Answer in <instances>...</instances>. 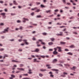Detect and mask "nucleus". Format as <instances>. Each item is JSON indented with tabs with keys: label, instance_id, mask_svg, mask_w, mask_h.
I'll use <instances>...</instances> for the list:
<instances>
[{
	"label": "nucleus",
	"instance_id": "f03ea898",
	"mask_svg": "<svg viewBox=\"0 0 79 79\" xmlns=\"http://www.w3.org/2000/svg\"><path fill=\"white\" fill-rule=\"evenodd\" d=\"M9 29V28H7L6 29H4V31H2L3 33H6V32H8Z\"/></svg>",
	"mask_w": 79,
	"mask_h": 79
},
{
	"label": "nucleus",
	"instance_id": "4be33fe9",
	"mask_svg": "<svg viewBox=\"0 0 79 79\" xmlns=\"http://www.w3.org/2000/svg\"><path fill=\"white\" fill-rule=\"evenodd\" d=\"M42 34H43V35H46L47 33H42Z\"/></svg>",
	"mask_w": 79,
	"mask_h": 79
},
{
	"label": "nucleus",
	"instance_id": "f704fd0d",
	"mask_svg": "<svg viewBox=\"0 0 79 79\" xmlns=\"http://www.w3.org/2000/svg\"><path fill=\"white\" fill-rule=\"evenodd\" d=\"M39 76H40V77H42V76H43V75H42V74L41 73H40L39 74Z\"/></svg>",
	"mask_w": 79,
	"mask_h": 79
},
{
	"label": "nucleus",
	"instance_id": "338daca9",
	"mask_svg": "<svg viewBox=\"0 0 79 79\" xmlns=\"http://www.w3.org/2000/svg\"><path fill=\"white\" fill-rule=\"evenodd\" d=\"M43 48L44 49H45V48H46V47H45V46H43Z\"/></svg>",
	"mask_w": 79,
	"mask_h": 79
},
{
	"label": "nucleus",
	"instance_id": "ea45409f",
	"mask_svg": "<svg viewBox=\"0 0 79 79\" xmlns=\"http://www.w3.org/2000/svg\"><path fill=\"white\" fill-rule=\"evenodd\" d=\"M63 74H64V75H65V74H66V75H67L68 74V73L65 72L63 73Z\"/></svg>",
	"mask_w": 79,
	"mask_h": 79
},
{
	"label": "nucleus",
	"instance_id": "7c9ffc66",
	"mask_svg": "<svg viewBox=\"0 0 79 79\" xmlns=\"http://www.w3.org/2000/svg\"><path fill=\"white\" fill-rule=\"evenodd\" d=\"M53 15H49V17L50 18H52V17H53Z\"/></svg>",
	"mask_w": 79,
	"mask_h": 79
},
{
	"label": "nucleus",
	"instance_id": "37998d69",
	"mask_svg": "<svg viewBox=\"0 0 79 79\" xmlns=\"http://www.w3.org/2000/svg\"><path fill=\"white\" fill-rule=\"evenodd\" d=\"M37 18H42V16L40 15H38L37 16Z\"/></svg>",
	"mask_w": 79,
	"mask_h": 79
},
{
	"label": "nucleus",
	"instance_id": "c85d7f7f",
	"mask_svg": "<svg viewBox=\"0 0 79 79\" xmlns=\"http://www.w3.org/2000/svg\"><path fill=\"white\" fill-rule=\"evenodd\" d=\"M57 47H56L54 48L55 51L54 52H56V50H57Z\"/></svg>",
	"mask_w": 79,
	"mask_h": 79
},
{
	"label": "nucleus",
	"instance_id": "2eb2a0df",
	"mask_svg": "<svg viewBox=\"0 0 79 79\" xmlns=\"http://www.w3.org/2000/svg\"><path fill=\"white\" fill-rule=\"evenodd\" d=\"M57 61V59H54L53 60V63H55Z\"/></svg>",
	"mask_w": 79,
	"mask_h": 79
},
{
	"label": "nucleus",
	"instance_id": "58836bf2",
	"mask_svg": "<svg viewBox=\"0 0 79 79\" xmlns=\"http://www.w3.org/2000/svg\"><path fill=\"white\" fill-rule=\"evenodd\" d=\"M40 11V10L39 9H37L36 11H35V12H39Z\"/></svg>",
	"mask_w": 79,
	"mask_h": 79
},
{
	"label": "nucleus",
	"instance_id": "13d9d810",
	"mask_svg": "<svg viewBox=\"0 0 79 79\" xmlns=\"http://www.w3.org/2000/svg\"><path fill=\"white\" fill-rule=\"evenodd\" d=\"M11 15L12 16H14V15H15V14H11Z\"/></svg>",
	"mask_w": 79,
	"mask_h": 79
},
{
	"label": "nucleus",
	"instance_id": "1a4fd4ad",
	"mask_svg": "<svg viewBox=\"0 0 79 79\" xmlns=\"http://www.w3.org/2000/svg\"><path fill=\"white\" fill-rule=\"evenodd\" d=\"M39 43V41L38 40L37 42H36V44H37V47H40V46H41V45H40V44H38Z\"/></svg>",
	"mask_w": 79,
	"mask_h": 79
},
{
	"label": "nucleus",
	"instance_id": "5701e85b",
	"mask_svg": "<svg viewBox=\"0 0 79 79\" xmlns=\"http://www.w3.org/2000/svg\"><path fill=\"white\" fill-rule=\"evenodd\" d=\"M68 55H73V53L71 52H68L67 53Z\"/></svg>",
	"mask_w": 79,
	"mask_h": 79
},
{
	"label": "nucleus",
	"instance_id": "393cba45",
	"mask_svg": "<svg viewBox=\"0 0 79 79\" xmlns=\"http://www.w3.org/2000/svg\"><path fill=\"white\" fill-rule=\"evenodd\" d=\"M60 76L61 77H65V76L63 74H60Z\"/></svg>",
	"mask_w": 79,
	"mask_h": 79
},
{
	"label": "nucleus",
	"instance_id": "a211bd4d",
	"mask_svg": "<svg viewBox=\"0 0 79 79\" xmlns=\"http://www.w3.org/2000/svg\"><path fill=\"white\" fill-rule=\"evenodd\" d=\"M13 2L14 5H18V3L16 2L15 1H14Z\"/></svg>",
	"mask_w": 79,
	"mask_h": 79
},
{
	"label": "nucleus",
	"instance_id": "b1692460",
	"mask_svg": "<svg viewBox=\"0 0 79 79\" xmlns=\"http://www.w3.org/2000/svg\"><path fill=\"white\" fill-rule=\"evenodd\" d=\"M77 68L76 67V66L73 67L72 68H71V69H76Z\"/></svg>",
	"mask_w": 79,
	"mask_h": 79
},
{
	"label": "nucleus",
	"instance_id": "c9c22d12",
	"mask_svg": "<svg viewBox=\"0 0 79 79\" xmlns=\"http://www.w3.org/2000/svg\"><path fill=\"white\" fill-rule=\"evenodd\" d=\"M31 70H29V74H31L32 73V72H31Z\"/></svg>",
	"mask_w": 79,
	"mask_h": 79
},
{
	"label": "nucleus",
	"instance_id": "2f4dec72",
	"mask_svg": "<svg viewBox=\"0 0 79 79\" xmlns=\"http://www.w3.org/2000/svg\"><path fill=\"white\" fill-rule=\"evenodd\" d=\"M63 2L64 4H65L66 2L65 0H63Z\"/></svg>",
	"mask_w": 79,
	"mask_h": 79
},
{
	"label": "nucleus",
	"instance_id": "0eeeda50",
	"mask_svg": "<svg viewBox=\"0 0 79 79\" xmlns=\"http://www.w3.org/2000/svg\"><path fill=\"white\" fill-rule=\"evenodd\" d=\"M23 41L24 42H25V44H26V45H29V43L27 42V40H23Z\"/></svg>",
	"mask_w": 79,
	"mask_h": 79
},
{
	"label": "nucleus",
	"instance_id": "bb28decb",
	"mask_svg": "<svg viewBox=\"0 0 79 79\" xmlns=\"http://www.w3.org/2000/svg\"><path fill=\"white\" fill-rule=\"evenodd\" d=\"M64 65L65 66H69V65L67 64H64Z\"/></svg>",
	"mask_w": 79,
	"mask_h": 79
},
{
	"label": "nucleus",
	"instance_id": "412c9836",
	"mask_svg": "<svg viewBox=\"0 0 79 79\" xmlns=\"http://www.w3.org/2000/svg\"><path fill=\"white\" fill-rule=\"evenodd\" d=\"M1 15H2V16H5V13H2L0 14Z\"/></svg>",
	"mask_w": 79,
	"mask_h": 79
},
{
	"label": "nucleus",
	"instance_id": "5fc2aeb1",
	"mask_svg": "<svg viewBox=\"0 0 79 79\" xmlns=\"http://www.w3.org/2000/svg\"><path fill=\"white\" fill-rule=\"evenodd\" d=\"M19 52H22V50L21 49H19Z\"/></svg>",
	"mask_w": 79,
	"mask_h": 79
},
{
	"label": "nucleus",
	"instance_id": "8fccbe9b",
	"mask_svg": "<svg viewBox=\"0 0 79 79\" xmlns=\"http://www.w3.org/2000/svg\"><path fill=\"white\" fill-rule=\"evenodd\" d=\"M58 65L59 66H61L62 67H63V65L61 64H58Z\"/></svg>",
	"mask_w": 79,
	"mask_h": 79
},
{
	"label": "nucleus",
	"instance_id": "4c0bfd02",
	"mask_svg": "<svg viewBox=\"0 0 79 79\" xmlns=\"http://www.w3.org/2000/svg\"><path fill=\"white\" fill-rule=\"evenodd\" d=\"M20 72H21L20 71H17L16 72V73H17V74H18L19 73H20Z\"/></svg>",
	"mask_w": 79,
	"mask_h": 79
},
{
	"label": "nucleus",
	"instance_id": "f257e3e1",
	"mask_svg": "<svg viewBox=\"0 0 79 79\" xmlns=\"http://www.w3.org/2000/svg\"><path fill=\"white\" fill-rule=\"evenodd\" d=\"M52 71H55L56 72V74H58V71H59V70L58 69H52Z\"/></svg>",
	"mask_w": 79,
	"mask_h": 79
},
{
	"label": "nucleus",
	"instance_id": "20e7f679",
	"mask_svg": "<svg viewBox=\"0 0 79 79\" xmlns=\"http://www.w3.org/2000/svg\"><path fill=\"white\" fill-rule=\"evenodd\" d=\"M39 41H40V42H41V44H42V45H45L46 44V43H45V42H42V40H39Z\"/></svg>",
	"mask_w": 79,
	"mask_h": 79
},
{
	"label": "nucleus",
	"instance_id": "4d7b16f0",
	"mask_svg": "<svg viewBox=\"0 0 79 79\" xmlns=\"http://www.w3.org/2000/svg\"><path fill=\"white\" fill-rule=\"evenodd\" d=\"M28 28H29V27H32V26H28Z\"/></svg>",
	"mask_w": 79,
	"mask_h": 79
},
{
	"label": "nucleus",
	"instance_id": "72a5a7b5",
	"mask_svg": "<svg viewBox=\"0 0 79 79\" xmlns=\"http://www.w3.org/2000/svg\"><path fill=\"white\" fill-rule=\"evenodd\" d=\"M46 12L47 13H50V10H47L46 11Z\"/></svg>",
	"mask_w": 79,
	"mask_h": 79
},
{
	"label": "nucleus",
	"instance_id": "423d86ee",
	"mask_svg": "<svg viewBox=\"0 0 79 79\" xmlns=\"http://www.w3.org/2000/svg\"><path fill=\"white\" fill-rule=\"evenodd\" d=\"M26 21H29V20L27 19H25V18H23V23H26Z\"/></svg>",
	"mask_w": 79,
	"mask_h": 79
},
{
	"label": "nucleus",
	"instance_id": "c03bdc74",
	"mask_svg": "<svg viewBox=\"0 0 79 79\" xmlns=\"http://www.w3.org/2000/svg\"><path fill=\"white\" fill-rule=\"evenodd\" d=\"M3 50H4V49H3L2 48L0 49V51H3Z\"/></svg>",
	"mask_w": 79,
	"mask_h": 79
},
{
	"label": "nucleus",
	"instance_id": "3c124183",
	"mask_svg": "<svg viewBox=\"0 0 79 79\" xmlns=\"http://www.w3.org/2000/svg\"><path fill=\"white\" fill-rule=\"evenodd\" d=\"M55 12H57V11H58V9H56L55 10Z\"/></svg>",
	"mask_w": 79,
	"mask_h": 79
},
{
	"label": "nucleus",
	"instance_id": "7ed1b4c3",
	"mask_svg": "<svg viewBox=\"0 0 79 79\" xmlns=\"http://www.w3.org/2000/svg\"><path fill=\"white\" fill-rule=\"evenodd\" d=\"M57 49H58V51L59 52H61V48L60 47H57Z\"/></svg>",
	"mask_w": 79,
	"mask_h": 79
},
{
	"label": "nucleus",
	"instance_id": "603ef678",
	"mask_svg": "<svg viewBox=\"0 0 79 79\" xmlns=\"http://www.w3.org/2000/svg\"><path fill=\"white\" fill-rule=\"evenodd\" d=\"M66 39H67V40H69V39H70L69 38L66 37Z\"/></svg>",
	"mask_w": 79,
	"mask_h": 79
},
{
	"label": "nucleus",
	"instance_id": "bf43d9fd",
	"mask_svg": "<svg viewBox=\"0 0 79 79\" xmlns=\"http://www.w3.org/2000/svg\"><path fill=\"white\" fill-rule=\"evenodd\" d=\"M74 18V17H72L70 18V19H73V18Z\"/></svg>",
	"mask_w": 79,
	"mask_h": 79
},
{
	"label": "nucleus",
	"instance_id": "680f3d73",
	"mask_svg": "<svg viewBox=\"0 0 79 79\" xmlns=\"http://www.w3.org/2000/svg\"><path fill=\"white\" fill-rule=\"evenodd\" d=\"M32 39H33V40H35V38H32Z\"/></svg>",
	"mask_w": 79,
	"mask_h": 79
},
{
	"label": "nucleus",
	"instance_id": "39448f33",
	"mask_svg": "<svg viewBox=\"0 0 79 79\" xmlns=\"http://www.w3.org/2000/svg\"><path fill=\"white\" fill-rule=\"evenodd\" d=\"M36 57H37L38 58H39L40 56L41 57H42V58H44L45 57V56H38V55H36L35 56Z\"/></svg>",
	"mask_w": 79,
	"mask_h": 79
},
{
	"label": "nucleus",
	"instance_id": "6e6d98bb",
	"mask_svg": "<svg viewBox=\"0 0 79 79\" xmlns=\"http://www.w3.org/2000/svg\"><path fill=\"white\" fill-rule=\"evenodd\" d=\"M60 28H62V27H65V26H62L61 27H60Z\"/></svg>",
	"mask_w": 79,
	"mask_h": 79
},
{
	"label": "nucleus",
	"instance_id": "6ab92c4d",
	"mask_svg": "<svg viewBox=\"0 0 79 79\" xmlns=\"http://www.w3.org/2000/svg\"><path fill=\"white\" fill-rule=\"evenodd\" d=\"M70 47V48H75V46H74V45H71V46Z\"/></svg>",
	"mask_w": 79,
	"mask_h": 79
},
{
	"label": "nucleus",
	"instance_id": "f3484780",
	"mask_svg": "<svg viewBox=\"0 0 79 79\" xmlns=\"http://www.w3.org/2000/svg\"><path fill=\"white\" fill-rule=\"evenodd\" d=\"M53 44L52 42H50L48 43V44L49 45H52Z\"/></svg>",
	"mask_w": 79,
	"mask_h": 79
},
{
	"label": "nucleus",
	"instance_id": "774afa93",
	"mask_svg": "<svg viewBox=\"0 0 79 79\" xmlns=\"http://www.w3.org/2000/svg\"><path fill=\"white\" fill-rule=\"evenodd\" d=\"M17 23H20L21 22V21H20V20H18L17 21Z\"/></svg>",
	"mask_w": 79,
	"mask_h": 79
},
{
	"label": "nucleus",
	"instance_id": "69168bd1",
	"mask_svg": "<svg viewBox=\"0 0 79 79\" xmlns=\"http://www.w3.org/2000/svg\"><path fill=\"white\" fill-rule=\"evenodd\" d=\"M0 25H1V26H3V23H1L0 24Z\"/></svg>",
	"mask_w": 79,
	"mask_h": 79
},
{
	"label": "nucleus",
	"instance_id": "4468645a",
	"mask_svg": "<svg viewBox=\"0 0 79 79\" xmlns=\"http://www.w3.org/2000/svg\"><path fill=\"white\" fill-rule=\"evenodd\" d=\"M50 40L52 41V42H53L55 40V39L54 38H50Z\"/></svg>",
	"mask_w": 79,
	"mask_h": 79
},
{
	"label": "nucleus",
	"instance_id": "09e8293b",
	"mask_svg": "<svg viewBox=\"0 0 79 79\" xmlns=\"http://www.w3.org/2000/svg\"><path fill=\"white\" fill-rule=\"evenodd\" d=\"M37 9V8H34L33 9H32V10H36Z\"/></svg>",
	"mask_w": 79,
	"mask_h": 79
},
{
	"label": "nucleus",
	"instance_id": "a18cd8bd",
	"mask_svg": "<svg viewBox=\"0 0 79 79\" xmlns=\"http://www.w3.org/2000/svg\"><path fill=\"white\" fill-rule=\"evenodd\" d=\"M65 51L66 52H68V51H69V50L67 49H65Z\"/></svg>",
	"mask_w": 79,
	"mask_h": 79
},
{
	"label": "nucleus",
	"instance_id": "e433bc0d",
	"mask_svg": "<svg viewBox=\"0 0 79 79\" xmlns=\"http://www.w3.org/2000/svg\"><path fill=\"white\" fill-rule=\"evenodd\" d=\"M28 74H24L23 75V76H27Z\"/></svg>",
	"mask_w": 79,
	"mask_h": 79
},
{
	"label": "nucleus",
	"instance_id": "ddd939ff",
	"mask_svg": "<svg viewBox=\"0 0 79 79\" xmlns=\"http://www.w3.org/2000/svg\"><path fill=\"white\" fill-rule=\"evenodd\" d=\"M33 60H34L33 62H34V63H35V62H39V61L37 60V59H34Z\"/></svg>",
	"mask_w": 79,
	"mask_h": 79
},
{
	"label": "nucleus",
	"instance_id": "dca6fc26",
	"mask_svg": "<svg viewBox=\"0 0 79 79\" xmlns=\"http://www.w3.org/2000/svg\"><path fill=\"white\" fill-rule=\"evenodd\" d=\"M53 53L54 55H57L58 52H57L56 51H54L53 52Z\"/></svg>",
	"mask_w": 79,
	"mask_h": 79
},
{
	"label": "nucleus",
	"instance_id": "aec40b11",
	"mask_svg": "<svg viewBox=\"0 0 79 79\" xmlns=\"http://www.w3.org/2000/svg\"><path fill=\"white\" fill-rule=\"evenodd\" d=\"M40 71H46V69H40Z\"/></svg>",
	"mask_w": 79,
	"mask_h": 79
},
{
	"label": "nucleus",
	"instance_id": "6e6552de",
	"mask_svg": "<svg viewBox=\"0 0 79 79\" xmlns=\"http://www.w3.org/2000/svg\"><path fill=\"white\" fill-rule=\"evenodd\" d=\"M49 74H50V77H53L54 76L52 74L53 73H52V72H50L49 73Z\"/></svg>",
	"mask_w": 79,
	"mask_h": 79
},
{
	"label": "nucleus",
	"instance_id": "e2e57ef3",
	"mask_svg": "<svg viewBox=\"0 0 79 79\" xmlns=\"http://www.w3.org/2000/svg\"><path fill=\"white\" fill-rule=\"evenodd\" d=\"M36 4H37V5H40V2H36Z\"/></svg>",
	"mask_w": 79,
	"mask_h": 79
},
{
	"label": "nucleus",
	"instance_id": "f8f14e48",
	"mask_svg": "<svg viewBox=\"0 0 79 79\" xmlns=\"http://www.w3.org/2000/svg\"><path fill=\"white\" fill-rule=\"evenodd\" d=\"M40 49L39 48L36 49L35 51H33V52H39Z\"/></svg>",
	"mask_w": 79,
	"mask_h": 79
},
{
	"label": "nucleus",
	"instance_id": "c756f323",
	"mask_svg": "<svg viewBox=\"0 0 79 79\" xmlns=\"http://www.w3.org/2000/svg\"><path fill=\"white\" fill-rule=\"evenodd\" d=\"M30 23L31 24H32V25H34V26H37V24H32V22H31Z\"/></svg>",
	"mask_w": 79,
	"mask_h": 79
},
{
	"label": "nucleus",
	"instance_id": "a19ab883",
	"mask_svg": "<svg viewBox=\"0 0 79 79\" xmlns=\"http://www.w3.org/2000/svg\"><path fill=\"white\" fill-rule=\"evenodd\" d=\"M11 76L12 77H15V76L13 75H11Z\"/></svg>",
	"mask_w": 79,
	"mask_h": 79
},
{
	"label": "nucleus",
	"instance_id": "864d4df0",
	"mask_svg": "<svg viewBox=\"0 0 79 79\" xmlns=\"http://www.w3.org/2000/svg\"><path fill=\"white\" fill-rule=\"evenodd\" d=\"M0 3H2H2H3V2L2 1H0Z\"/></svg>",
	"mask_w": 79,
	"mask_h": 79
},
{
	"label": "nucleus",
	"instance_id": "9d476101",
	"mask_svg": "<svg viewBox=\"0 0 79 79\" xmlns=\"http://www.w3.org/2000/svg\"><path fill=\"white\" fill-rule=\"evenodd\" d=\"M63 35V32H60V34H56V35L58 36L60 35L61 36V35Z\"/></svg>",
	"mask_w": 79,
	"mask_h": 79
},
{
	"label": "nucleus",
	"instance_id": "49530a36",
	"mask_svg": "<svg viewBox=\"0 0 79 79\" xmlns=\"http://www.w3.org/2000/svg\"><path fill=\"white\" fill-rule=\"evenodd\" d=\"M22 79H30V78L26 77L25 78H23Z\"/></svg>",
	"mask_w": 79,
	"mask_h": 79
},
{
	"label": "nucleus",
	"instance_id": "052dcab7",
	"mask_svg": "<svg viewBox=\"0 0 79 79\" xmlns=\"http://www.w3.org/2000/svg\"><path fill=\"white\" fill-rule=\"evenodd\" d=\"M64 61H60V63H63L64 62Z\"/></svg>",
	"mask_w": 79,
	"mask_h": 79
},
{
	"label": "nucleus",
	"instance_id": "473e14b6",
	"mask_svg": "<svg viewBox=\"0 0 79 79\" xmlns=\"http://www.w3.org/2000/svg\"><path fill=\"white\" fill-rule=\"evenodd\" d=\"M12 62H17L18 63H19V62L13 60H12Z\"/></svg>",
	"mask_w": 79,
	"mask_h": 79
},
{
	"label": "nucleus",
	"instance_id": "9b49d317",
	"mask_svg": "<svg viewBox=\"0 0 79 79\" xmlns=\"http://www.w3.org/2000/svg\"><path fill=\"white\" fill-rule=\"evenodd\" d=\"M17 69H18V70H20L21 71H24V69L23 68H17Z\"/></svg>",
	"mask_w": 79,
	"mask_h": 79
},
{
	"label": "nucleus",
	"instance_id": "a878e982",
	"mask_svg": "<svg viewBox=\"0 0 79 79\" xmlns=\"http://www.w3.org/2000/svg\"><path fill=\"white\" fill-rule=\"evenodd\" d=\"M19 29H22V30L23 29V27L21 26L20 27Z\"/></svg>",
	"mask_w": 79,
	"mask_h": 79
},
{
	"label": "nucleus",
	"instance_id": "0e129e2a",
	"mask_svg": "<svg viewBox=\"0 0 79 79\" xmlns=\"http://www.w3.org/2000/svg\"><path fill=\"white\" fill-rule=\"evenodd\" d=\"M34 14V12H32V13H31V15H32V16H33Z\"/></svg>",
	"mask_w": 79,
	"mask_h": 79
},
{
	"label": "nucleus",
	"instance_id": "79ce46f5",
	"mask_svg": "<svg viewBox=\"0 0 79 79\" xmlns=\"http://www.w3.org/2000/svg\"><path fill=\"white\" fill-rule=\"evenodd\" d=\"M24 66V65H23V64H20V67H22L23 66Z\"/></svg>",
	"mask_w": 79,
	"mask_h": 79
},
{
	"label": "nucleus",
	"instance_id": "cd10ccee",
	"mask_svg": "<svg viewBox=\"0 0 79 79\" xmlns=\"http://www.w3.org/2000/svg\"><path fill=\"white\" fill-rule=\"evenodd\" d=\"M60 44H62V45H63V44H65V43L64 42H61Z\"/></svg>",
	"mask_w": 79,
	"mask_h": 79
},
{
	"label": "nucleus",
	"instance_id": "de8ad7c7",
	"mask_svg": "<svg viewBox=\"0 0 79 79\" xmlns=\"http://www.w3.org/2000/svg\"><path fill=\"white\" fill-rule=\"evenodd\" d=\"M41 6L42 8H43L44 7H45V6H44L43 5H41Z\"/></svg>",
	"mask_w": 79,
	"mask_h": 79
}]
</instances>
